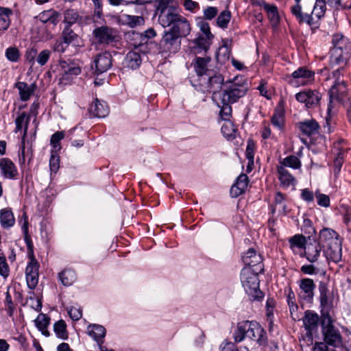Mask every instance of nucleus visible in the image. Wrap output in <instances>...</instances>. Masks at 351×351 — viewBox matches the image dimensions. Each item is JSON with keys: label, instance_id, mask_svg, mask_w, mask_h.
<instances>
[{"label": "nucleus", "instance_id": "obj_43", "mask_svg": "<svg viewBox=\"0 0 351 351\" xmlns=\"http://www.w3.org/2000/svg\"><path fill=\"white\" fill-rule=\"evenodd\" d=\"M274 126L282 129L284 125V110L282 107L278 106L274 111L271 119Z\"/></svg>", "mask_w": 351, "mask_h": 351}, {"label": "nucleus", "instance_id": "obj_21", "mask_svg": "<svg viewBox=\"0 0 351 351\" xmlns=\"http://www.w3.org/2000/svg\"><path fill=\"white\" fill-rule=\"evenodd\" d=\"M89 112L95 117L103 118L108 115L109 108L105 101L96 99L90 105Z\"/></svg>", "mask_w": 351, "mask_h": 351}, {"label": "nucleus", "instance_id": "obj_46", "mask_svg": "<svg viewBox=\"0 0 351 351\" xmlns=\"http://www.w3.org/2000/svg\"><path fill=\"white\" fill-rule=\"evenodd\" d=\"M54 332L57 337L62 339H68V332L66 330V325L64 320L60 319L56 322L53 325Z\"/></svg>", "mask_w": 351, "mask_h": 351}, {"label": "nucleus", "instance_id": "obj_47", "mask_svg": "<svg viewBox=\"0 0 351 351\" xmlns=\"http://www.w3.org/2000/svg\"><path fill=\"white\" fill-rule=\"evenodd\" d=\"M290 247L293 250L295 247L304 248L306 244L308 243L306 240V237L302 234H295L291 237L289 239Z\"/></svg>", "mask_w": 351, "mask_h": 351}, {"label": "nucleus", "instance_id": "obj_44", "mask_svg": "<svg viewBox=\"0 0 351 351\" xmlns=\"http://www.w3.org/2000/svg\"><path fill=\"white\" fill-rule=\"evenodd\" d=\"M280 166H283L284 168L291 167L294 169H298L301 167V161L297 156L294 155H291L286 157L280 162Z\"/></svg>", "mask_w": 351, "mask_h": 351}, {"label": "nucleus", "instance_id": "obj_34", "mask_svg": "<svg viewBox=\"0 0 351 351\" xmlns=\"http://www.w3.org/2000/svg\"><path fill=\"white\" fill-rule=\"evenodd\" d=\"M171 0H159L157 5V11L158 14V23H161L162 15H167V14L171 13L174 14L178 12L177 9L173 6H170L169 3Z\"/></svg>", "mask_w": 351, "mask_h": 351}, {"label": "nucleus", "instance_id": "obj_64", "mask_svg": "<svg viewBox=\"0 0 351 351\" xmlns=\"http://www.w3.org/2000/svg\"><path fill=\"white\" fill-rule=\"evenodd\" d=\"M218 13V9L216 7L209 6L204 11V18L207 20H212Z\"/></svg>", "mask_w": 351, "mask_h": 351}, {"label": "nucleus", "instance_id": "obj_6", "mask_svg": "<svg viewBox=\"0 0 351 351\" xmlns=\"http://www.w3.org/2000/svg\"><path fill=\"white\" fill-rule=\"evenodd\" d=\"M198 82L204 92L213 94L219 92L222 85L225 84L223 75L215 70L209 71L207 74L203 75L200 79H198Z\"/></svg>", "mask_w": 351, "mask_h": 351}, {"label": "nucleus", "instance_id": "obj_25", "mask_svg": "<svg viewBox=\"0 0 351 351\" xmlns=\"http://www.w3.org/2000/svg\"><path fill=\"white\" fill-rule=\"evenodd\" d=\"M292 14L296 18L299 23H306L309 25L313 24V16H311V12L308 10L306 12H302V8L300 4H295L291 8Z\"/></svg>", "mask_w": 351, "mask_h": 351}, {"label": "nucleus", "instance_id": "obj_33", "mask_svg": "<svg viewBox=\"0 0 351 351\" xmlns=\"http://www.w3.org/2000/svg\"><path fill=\"white\" fill-rule=\"evenodd\" d=\"M29 121L30 114H27L25 112L20 113L15 119V132H18L23 128V138L27 136Z\"/></svg>", "mask_w": 351, "mask_h": 351}, {"label": "nucleus", "instance_id": "obj_59", "mask_svg": "<svg viewBox=\"0 0 351 351\" xmlns=\"http://www.w3.org/2000/svg\"><path fill=\"white\" fill-rule=\"evenodd\" d=\"M315 195L316 197L317 204L319 206L326 208L330 206V197L328 195L322 194L319 193L318 191L315 192Z\"/></svg>", "mask_w": 351, "mask_h": 351}, {"label": "nucleus", "instance_id": "obj_51", "mask_svg": "<svg viewBox=\"0 0 351 351\" xmlns=\"http://www.w3.org/2000/svg\"><path fill=\"white\" fill-rule=\"evenodd\" d=\"M64 131H58L51 136L50 143L56 151L61 149L60 141L64 138Z\"/></svg>", "mask_w": 351, "mask_h": 351}, {"label": "nucleus", "instance_id": "obj_9", "mask_svg": "<svg viewBox=\"0 0 351 351\" xmlns=\"http://www.w3.org/2000/svg\"><path fill=\"white\" fill-rule=\"evenodd\" d=\"M93 35L96 43L101 45H108L116 41L117 32L114 28L104 25L95 28L93 32Z\"/></svg>", "mask_w": 351, "mask_h": 351}, {"label": "nucleus", "instance_id": "obj_55", "mask_svg": "<svg viewBox=\"0 0 351 351\" xmlns=\"http://www.w3.org/2000/svg\"><path fill=\"white\" fill-rule=\"evenodd\" d=\"M287 300L289 307L290 313L292 315L293 313L297 311L298 306L295 302V293L291 289L289 290Z\"/></svg>", "mask_w": 351, "mask_h": 351}, {"label": "nucleus", "instance_id": "obj_8", "mask_svg": "<svg viewBox=\"0 0 351 351\" xmlns=\"http://www.w3.org/2000/svg\"><path fill=\"white\" fill-rule=\"evenodd\" d=\"M181 46V38L165 30L159 43V52L160 53H176Z\"/></svg>", "mask_w": 351, "mask_h": 351}, {"label": "nucleus", "instance_id": "obj_45", "mask_svg": "<svg viewBox=\"0 0 351 351\" xmlns=\"http://www.w3.org/2000/svg\"><path fill=\"white\" fill-rule=\"evenodd\" d=\"M12 11L9 8H0V31L6 30L10 26L9 15Z\"/></svg>", "mask_w": 351, "mask_h": 351}, {"label": "nucleus", "instance_id": "obj_26", "mask_svg": "<svg viewBox=\"0 0 351 351\" xmlns=\"http://www.w3.org/2000/svg\"><path fill=\"white\" fill-rule=\"evenodd\" d=\"M0 224L3 229H9L14 226L15 218L11 208H5L0 210Z\"/></svg>", "mask_w": 351, "mask_h": 351}, {"label": "nucleus", "instance_id": "obj_30", "mask_svg": "<svg viewBox=\"0 0 351 351\" xmlns=\"http://www.w3.org/2000/svg\"><path fill=\"white\" fill-rule=\"evenodd\" d=\"M332 43L333 48L332 49H339L344 51H351V43L348 38L341 34H335L332 36Z\"/></svg>", "mask_w": 351, "mask_h": 351}, {"label": "nucleus", "instance_id": "obj_20", "mask_svg": "<svg viewBox=\"0 0 351 351\" xmlns=\"http://www.w3.org/2000/svg\"><path fill=\"white\" fill-rule=\"evenodd\" d=\"M249 178L245 173H241L237 179L235 183L230 189V195L232 197H237L245 192L248 186Z\"/></svg>", "mask_w": 351, "mask_h": 351}, {"label": "nucleus", "instance_id": "obj_53", "mask_svg": "<svg viewBox=\"0 0 351 351\" xmlns=\"http://www.w3.org/2000/svg\"><path fill=\"white\" fill-rule=\"evenodd\" d=\"M64 15V22L66 23V25H69L71 27V25L77 22L79 17L77 11L74 10H67L66 11H65Z\"/></svg>", "mask_w": 351, "mask_h": 351}, {"label": "nucleus", "instance_id": "obj_10", "mask_svg": "<svg viewBox=\"0 0 351 351\" xmlns=\"http://www.w3.org/2000/svg\"><path fill=\"white\" fill-rule=\"evenodd\" d=\"M247 337L256 341L261 346L267 345V332L264 328L256 322L249 321Z\"/></svg>", "mask_w": 351, "mask_h": 351}, {"label": "nucleus", "instance_id": "obj_36", "mask_svg": "<svg viewBox=\"0 0 351 351\" xmlns=\"http://www.w3.org/2000/svg\"><path fill=\"white\" fill-rule=\"evenodd\" d=\"M300 131L306 136H311L317 132L319 124L313 119L299 123Z\"/></svg>", "mask_w": 351, "mask_h": 351}, {"label": "nucleus", "instance_id": "obj_61", "mask_svg": "<svg viewBox=\"0 0 351 351\" xmlns=\"http://www.w3.org/2000/svg\"><path fill=\"white\" fill-rule=\"evenodd\" d=\"M37 55L38 51L36 48L28 49L25 53V60L31 66H33L36 60Z\"/></svg>", "mask_w": 351, "mask_h": 351}, {"label": "nucleus", "instance_id": "obj_31", "mask_svg": "<svg viewBox=\"0 0 351 351\" xmlns=\"http://www.w3.org/2000/svg\"><path fill=\"white\" fill-rule=\"evenodd\" d=\"M319 292V302L323 308L328 309L330 307V302L329 300V290L328 282L320 281L318 287Z\"/></svg>", "mask_w": 351, "mask_h": 351}, {"label": "nucleus", "instance_id": "obj_14", "mask_svg": "<svg viewBox=\"0 0 351 351\" xmlns=\"http://www.w3.org/2000/svg\"><path fill=\"white\" fill-rule=\"evenodd\" d=\"M60 72L61 79L63 80H69L81 73L82 69L78 64L73 60H59Z\"/></svg>", "mask_w": 351, "mask_h": 351}, {"label": "nucleus", "instance_id": "obj_2", "mask_svg": "<svg viewBox=\"0 0 351 351\" xmlns=\"http://www.w3.org/2000/svg\"><path fill=\"white\" fill-rule=\"evenodd\" d=\"M248 88L247 80L243 76H236L232 81L225 83L220 94L221 102L218 104L220 108L219 115L223 120L230 119L232 112L231 104L243 97Z\"/></svg>", "mask_w": 351, "mask_h": 351}, {"label": "nucleus", "instance_id": "obj_23", "mask_svg": "<svg viewBox=\"0 0 351 351\" xmlns=\"http://www.w3.org/2000/svg\"><path fill=\"white\" fill-rule=\"evenodd\" d=\"M313 77L314 72L307 69L306 67H300L291 74L293 79L298 80L297 82L303 85H305L309 81H312Z\"/></svg>", "mask_w": 351, "mask_h": 351}, {"label": "nucleus", "instance_id": "obj_39", "mask_svg": "<svg viewBox=\"0 0 351 351\" xmlns=\"http://www.w3.org/2000/svg\"><path fill=\"white\" fill-rule=\"evenodd\" d=\"M59 280L64 286H71L77 278L75 271L72 269H64L59 273Z\"/></svg>", "mask_w": 351, "mask_h": 351}, {"label": "nucleus", "instance_id": "obj_1", "mask_svg": "<svg viewBox=\"0 0 351 351\" xmlns=\"http://www.w3.org/2000/svg\"><path fill=\"white\" fill-rule=\"evenodd\" d=\"M328 261L338 263L341 259V242L339 234L333 230L324 228L319 232V241L313 240L304 246V252L300 256H304L311 263L318 261L321 252Z\"/></svg>", "mask_w": 351, "mask_h": 351}, {"label": "nucleus", "instance_id": "obj_7", "mask_svg": "<svg viewBox=\"0 0 351 351\" xmlns=\"http://www.w3.org/2000/svg\"><path fill=\"white\" fill-rule=\"evenodd\" d=\"M78 35L69 25H65L60 37L56 39L51 45L54 52L63 53L70 45L77 43Z\"/></svg>", "mask_w": 351, "mask_h": 351}, {"label": "nucleus", "instance_id": "obj_4", "mask_svg": "<svg viewBox=\"0 0 351 351\" xmlns=\"http://www.w3.org/2000/svg\"><path fill=\"white\" fill-rule=\"evenodd\" d=\"M251 267H245L241 272V281L246 293L250 300H261L264 294L259 289V279L258 275Z\"/></svg>", "mask_w": 351, "mask_h": 351}, {"label": "nucleus", "instance_id": "obj_11", "mask_svg": "<svg viewBox=\"0 0 351 351\" xmlns=\"http://www.w3.org/2000/svg\"><path fill=\"white\" fill-rule=\"evenodd\" d=\"M348 88L346 82H334L329 90L330 101L328 106V112L330 113L334 107V102L342 101L347 95Z\"/></svg>", "mask_w": 351, "mask_h": 351}, {"label": "nucleus", "instance_id": "obj_19", "mask_svg": "<svg viewBox=\"0 0 351 351\" xmlns=\"http://www.w3.org/2000/svg\"><path fill=\"white\" fill-rule=\"evenodd\" d=\"M330 55V64L332 65H339L343 68L347 64L351 57V51L332 49Z\"/></svg>", "mask_w": 351, "mask_h": 351}, {"label": "nucleus", "instance_id": "obj_50", "mask_svg": "<svg viewBox=\"0 0 351 351\" xmlns=\"http://www.w3.org/2000/svg\"><path fill=\"white\" fill-rule=\"evenodd\" d=\"M23 217H24V223L22 226V230H23V232L25 233V241L26 242L27 249H28V256H29L30 254H34L33 245L30 240L29 237L27 234V231H28L27 217L25 213L23 215Z\"/></svg>", "mask_w": 351, "mask_h": 351}, {"label": "nucleus", "instance_id": "obj_37", "mask_svg": "<svg viewBox=\"0 0 351 351\" xmlns=\"http://www.w3.org/2000/svg\"><path fill=\"white\" fill-rule=\"evenodd\" d=\"M127 41L135 49L146 43V37L141 33L131 31L126 34Z\"/></svg>", "mask_w": 351, "mask_h": 351}, {"label": "nucleus", "instance_id": "obj_28", "mask_svg": "<svg viewBox=\"0 0 351 351\" xmlns=\"http://www.w3.org/2000/svg\"><path fill=\"white\" fill-rule=\"evenodd\" d=\"M277 171L278 179L283 187L288 188L290 186H294L295 183V178L283 166H278Z\"/></svg>", "mask_w": 351, "mask_h": 351}, {"label": "nucleus", "instance_id": "obj_38", "mask_svg": "<svg viewBox=\"0 0 351 351\" xmlns=\"http://www.w3.org/2000/svg\"><path fill=\"white\" fill-rule=\"evenodd\" d=\"M249 321H242L237 324V329L233 334V338L235 343H239L243 341L245 337H247V328Z\"/></svg>", "mask_w": 351, "mask_h": 351}, {"label": "nucleus", "instance_id": "obj_41", "mask_svg": "<svg viewBox=\"0 0 351 351\" xmlns=\"http://www.w3.org/2000/svg\"><path fill=\"white\" fill-rule=\"evenodd\" d=\"M306 108L316 107L322 98V95L317 90H307Z\"/></svg>", "mask_w": 351, "mask_h": 351}, {"label": "nucleus", "instance_id": "obj_54", "mask_svg": "<svg viewBox=\"0 0 351 351\" xmlns=\"http://www.w3.org/2000/svg\"><path fill=\"white\" fill-rule=\"evenodd\" d=\"M5 57L10 62H16L20 58V51L15 47H10L5 51Z\"/></svg>", "mask_w": 351, "mask_h": 351}, {"label": "nucleus", "instance_id": "obj_35", "mask_svg": "<svg viewBox=\"0 0 351 351\" xmlns=\"http://www.w3.org/2000/svg\"><path fill=\"white\" fill-rule=\"evenodd\" d=\"M141 55L138 51H129L124 60L125 66L132 69L138 68L141 64Z\"/></svg>", "mask_w": 351, "mask_h": 351}, {"label": "nucleus", "instance_id": "obj_48", "mask_svg": "<svg viewBox=\"0 0 351 351\" xmlns=\"http://www.w3.org/2000/svg\"><path fill=\"white\" fill-rule=\"evenodd\" d=\"M231 53V50L227 44H223L218 50L216 53V58L217 62L220 63H225L229 60Z\"/></svg>", "mask_w": 351, "mask_h": 351}, {"label": "nucleus", "instance_id": "obj_62", "mask_svg": "<svg viewBox=\"0 0 351 351\" xmlns=\"http://www.w3.org/2000/svg\"><path fill=\"white\" fill-rule=\"evenodd\" d=\"M198 26L202 33L204 34V37L208 38V39H213L214 36L212 34L210 29L208 23L201 21L198 23Z\"/></svg>", "mask_w": 351, "mask_h": 351}, {"label": "nucleus", "instance_id": "obj_60", "mask_svg": "<svg viewBox=\"0 0 351 351\" xmlns=\"http://www.w3.org/2000/svg\"><path fill=\"white\" fill-rule=\"evenodd\" d=\"M51 51L49 49H44L37 55L36 62L40 65H45L49 60Z\"/></svg>", "mask_w": 351, "mask_h": 351}, {"label": "nucleus", "instance_id": "obj_63", "mask_svg": "<svg viewBox=\"0 0 351 351\" xmlns=\"http://www.w3.org/2000/svg\"><path fill=\"white\" fill-rule=\"evenodd\" d=\"M67 311L70 317L74 321H78L82 316V310L74 306L68 308Z\"/></svg>", "mask_w": 351, "mask_h": 351}, {"label": "nucleus", "instance_id": "obj_42", "mask_svg": "<svg viewBox=\"0 0 351 351\" xmlns=\"http://www.w3.org/2000/svg\"><path fill=\"white\" fill-rule=\"evenodd\" d=\"M326 5L324 4L323 1H321L319 0H316L315 3L313 5V10H311L312 8V3L310 4L308 11L311 14V16H313V14H314L318 19H320L322 18L326 13Z\"/></svg>", "mask_w": 351, "mask_h": 351}, {"label": "nucleus", "instance_id": "obj_56", "mask_svg": "<svg viewBox=\"0 0 351 351\" xmlns=\"http://www.w3.org/2000/svg\"><path fill=\"white\" fill-rule=\"evenodd\" d=\"M255 143L253 140L249 139L247 141L245 156L249 160V164H254V156Z\"/></svg>", "mask_w": 351, "mask_h": 351}, {"label": "nucleus", "instance_id": "obj_52", "mask_svg": "<svg viewBox=\"0 0 351 351\" xmlns=\"http://www.w3.org/2000/svg\"><path fill=\"white\" fill-rule=\"evenodd\" d=\"M49 167L51 172L56 173L60 168V157L56 150H52L49 160Z\"/></svg>", "mask_w": 351, "mask_h": 351}, {"label": "nucleus", "instance_id": "obj_40", "mask_svg": "<svg viewBox=\"0 0 351 351\" xmlns=\"http://www.w3.org/2000/svg\"><path fill=\"white\" fill-rule=\"evenodd\" d=\"M260 5L263 6L264 10L267 12L270 21L274 25L278 24L280 21V17L277 7L274 5H269L265 1H263Z\"/></svg>", "mask_w": 351, "mask_h": 351}, {"label": "nucleus", "instance_id": "obj_58", "mask_svg": "<svg viewBox=\"0 0 351 351\" xmlns=\"http://www.w3.org/2000/svg\"><path fill=\"white\" fill-rule=\"evenodd\" d=\"M47 16V18L43 20L45 23H50L53 25H56L58 21V18L60 14L53 10H49L46 12H44L41 17H44Z\"/></svg>", "mask_w": 351, "mask_h": 351}, {"label": "nucleus", "instance_id": "obj_17", "mask_svg": "<svg viewBox=\"0 0 351 351\" xmlns=\"http://www.w3.org/2000/svg\"><path fill=\"white\" fill-rule=\"evenodd\" d=\"M0 171L3 177L5 179H15L18 175V171L14 163L8 158L0 159Z\"/></svg>", "mask_w": 351, "mask_h": 351}, {"label": "nucleus", "instance_id": "obj_57", "mask_svg": "<svg viewBox=\"0 0 351 351\" xmlns=\"http://www.w3.org/2000/svg\"><path fill=\"white\" fill-rule=\"evenodd\" d=\"M35 323L38 329H46L50 323V318L41 313L35 320Z\"/></svg>", "mask_w": 351, "mask_h": 351}, {"label": "nucleus", "instance_id": "obj_32", "mask_svg": "<svg viewBox=\"0 0 351 351\" xmlns=\"http://www.w3.org/2000/svg\"><path fill=\"white\" fill-rule=\"evenodd\" d=\"M319 320V317L317 313L311 311H306L305 312V315L303 317V323L305 329L310 332L316 329L318 326Z\"/></svg>", "mask_w": 351, "mask_h": 351}, {"label": "nucleus", "instance_id": "obj_27", "mask_svg": "<svg viewBox=\"0 0 351 351\" xmlns=\"http://www.w3.org/2000/svg\"><path fill=\"white\" fill-rule=\"evenodd\" d=\"M211 61L210 57H197L194 63V69L198 77L200 79L203 75L207 74L209 71L214 69H208V64Z\"/></svg>", "mask_w": 351, "mask_h": 351}, {"label": "nucleus", "instance_id": "obj_12", "mask_svg": "<svg viewBox=\"0 0 351 351\" xmlns=\"http://www.w3.org/2000/svg\"><path fill=\"white\" fill-rule=\"evenodd\" d=\"M245 267H251L255 273H262L264 271L263 258L253 248H250L243 256Z\"/></svg>", "mask_w": 351, "mask_h": 351}, {"label": "nucleus", "instance_id": "obj_29", "mask_svg": "<svg viewBox=\"0 0 351 351\" xmlns=\"http://www.w3.org/2000/svg\"><path fill=\"white\" fill-rule=\"evenodd\" d=\"M106 333V328L101 325L90 324L88 326V334L92 337L97 343H103Z\"/></svg>", "mask_w": 351, "mask_h": 351}, {"label": "nucleus", "instance_id": "obj_49", "mask_svg": "<svg viewBox=\"0 0 351 351\" xmlns=\"http://www.w3.org/2000/svg\"><path fill=\"white\" fill-rule=\"evenodd\" d=\"M231 19V12L228 10L222 11L217 18V25L222 28L226 29Z\"/></svg>", "mask_w": 351, "mask_h": 351}, {"label": "nucleus", "instance_id": "obj_15", "mask_svg": "<svg viewBox=\"0 0 351 351\" xmlns=\"http://www.w3.org/2000/svg\"><path fill=\"white\" fill-rule=\"evenodd\" d=\"M300 292L298 297L300 300L306 303H313L315 284L313 279L305 278L299 281Z\"/></svg>", "mask_w": 351, "mask_h": 351}, {"label": "nucleus", "instance_id": "obj_13", "mask_svg": "<svg viewBox=\"0 0 351 351\" xmlns=\"http://www.w3.org/2000/svg\"><path fill=\"white\" fill-rule=\"evenodd\" d=\"M29 262L25 269L26 281L30 289H34L38 282L39 263L35 258L34 254L29 255Z\"/></svg>", "mask_w": 351, "mask_h": 351}, {"label": "nucleus", "instance_id": "obj_16", "mask_svg": "<svg viewBox=\"0 0 351 351\" xmlns=\"http://www.w3.org/2000/svg\"><path fill=\"white\" fill-rule=\"evenodd\" d=\"M93 64L95 66V73L101 74L108 69L112 66V56L108 51H105L97 54L94 58Z\"/></svg>", "mask_w": 351, "mask_h": 351}, {"label": "nucleus", "instance_id": "obj_5", "mask_svg": "<svg viewBox=\"0 0 351 351\" xmlns=\"http://www.w3.org/2000/svg\"><path fill=\"white\" fill-rule=\"evenodd\" d=\"M322 332L324 336V342L328 346L338 348L342 346V337L335 326L328 313H322Z\"/></svg>", "mask_w": 351, "mask_h": 351}, {"label": "nucleus", "instance_id": "obj_24", "mask_svg": "<svg viewBox=\"0 0 351 351\" xmlns=\"http://www.w3.org/2000/svg\"><path fill=\"white\" fill-rule=\"evenodd\" d=\"M14 86L19 90L21 99L24 101L30 98L37 87L35 83L28 85L23 82L16 83Z\"/></svg>", "mask_w": 351, "mask_h": 351}, {"label": "nucleus", "instance_id": "obj_22", "mask_svg": "<svg viewBox=\"0 0 351 351\" xmlns=\"http://www.w3.org/2000/svg\"><path fill=\"white\" fill-rule=\"evenodd\" d=\"M333 153L336 156L334 159V174L337 177L340 173L341 166L343 163L344 155L346 150L340 147V143H336L334 144Z\"/></svg>", "mask_w": 351, "mask_h": 351}, {"label": "nucleus", "instance_id": "obj_18", "mask_svg": "<svg viewBox=\"0 0 351 351\" xmlns=\"http://www.w3.org/2000/svg\"><path fill=\"white\" fill-rule=\"evenodd\" d=\"M212 39H208L203 35L190 41V47L194 53H206L211 45Z\"/></svg>", "mask_w": 351, "mask_h": 351}, {"label": "nucleus", "instance_id": "obj_3", "mask_svg": "<svg viewBox=\"0 0 351 351\" xmlns=\"http://www.w3.org/2000/svg\"><path fill=\"white\" fill-rule=\"evenodd\" d=\"M167 15H162L161 23L163 27H169L167 30L178 36L179 37H186L191 31L189 21L184 16L180 15L178 12L174 14L171 13Z\"/></svg>", "mask_w": 351, "mask_h": 351}]
</instances>
